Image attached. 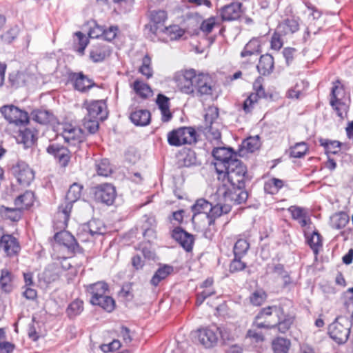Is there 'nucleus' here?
<instances>
[{
	"mask_svg": "<svg viewBox=\"0 0 353 353\" xmlns=\"http://www.w3.org/2000/svg\"><path fill=\"white\" fill-rule=\"evenodd\" d=\"M19 34V28L14 26L1 35V40L6 44L11 43Z\"/></svg>",
	"mask_w": 353,
	"mask_h": 353,
	"instance_id": "56",
	"label": "nucleus"
},
{
	"mask_svg": "<svg viewBox=\"0 0 353 353\" xmlns=\"http://www.w3.org/2000/svg\"><path fill=\"white\" fill-rule=\"evenodd\" d=\"M217 175L218 180L221 181L222 184L236 185L239 188H245L248 180L246 167L239 159L232 161L230 164L219 172Z\"/></svg>",
	"mask_w": 353,
	"mask_h": 353,
	"instance_id": "1",
	"label": "nucleus"
},
{
	"mask_svg": "<svg viewBox=\"0 0 353 353\" xmlns=\"http://www.w3.org/2000/svg\"><path fill=\"white\" fill-rule=\"evenodd\" d=\"M308 150V145L305 142H299L290 148V156L293 158H302L307 153Z\"/></svg>",
	"mask_w": 353,
	"mask_h": 353,
	"instance_id": "43",
	"label": "nucleus"
},
{
	"mask_svg": "<svg viewBox=\"0 0 353 353\" xmlns=\"http://www.w3.org/2000/svg\"><path fill=\"white\" fill-rule=\"evenodd\" d=\"M261 146L259 136L250 137L245 139L241 147L243 150H245L248 152H254L257 150Z\"/></svg>",
	"mask_w": 353,
	"mask_h": 353,
	"instance_id": "47",
	"label": "nucleus"
},
{
	"mask_svg": "<svg viewBox=\"0 0 353 353\" xmlns=\"http://www.w3.org/2000/svg\"><path fill=\"white\" fill-rule=\"evenodd\" d=\"M265 311L276 316V320L274 321V325L281 333H286L294 321V316L285 314L283 308L280 305L268 306Z\"/></svg>",
	"mask_w": 353,
	"mask_h": 353,
	"instance_id": "7",
	"label": "nucleus"
},
{
	"mask_svg": "<svg viewBox=\"0 0 353 353\" xmlns=\"http://www.w3.org/2000/svg\"><path fill=\"white\" fill-rule=\"evenodd\" d=\"M212 155L216 162L214 166L216 173L225 169L228 165L230 164L232 161L238 160L236 159V154L230 148L225 147L216 148L212 150Z\"/></svg>",
	"mask_w": 353,
	"mask_h": 353,
	"instance_id": "10",
	"label": "nucleus"
},
{
	"mask_svg": "<svg viewBox=\"0 0 353 353\" xmlns=\"http://www.w3.org/2000/svg\"><path fill=\"white\" fill-rule=\"evenodd\" d=\"M32 117L35 121L41 124H47L50 122L52 114L48 110H36L32 112Z\"/></svg>",
	"mask_w": 353,
	"mask_h": 353,
	"instance_id": "49",
	"label": "nucleus"
},
{
	"mask_svg": "<svg viewBox=\"0 0 353 353\" xmlns=\"http://www.w3.org/2000/svg\"><path fill=\"white\" fill-rule=\"evenodd\" d=\"M54 239L56 243H73L75 241L74 236L65 230L56 232Z\"/></svg>",
	"mask_w": 353,
	"mask_h": 353,
	"instance_id": "55",
	"label": "nucleus"
},
{
	"mask_svg": "<svg viewBox=\"0 0 353 353\" xmlns=\"http://www.w3.org/2000/svg\"><path fill=\"white\" fill-rule=\"evenodd\" d=\"M288 211L292 219L296 220L302 227L305 226L310 221L306 210L302 208L291 206L288 208Z\"/></svg>",
	"mask_w": 353,
	"mask_h": 353,
	"instance_id": "38",
	"label": "nucleus"
},
{
	"mask_svg": "<svg viewBox=\"0 0 353 353\" xmlns=\"http://www.w3.org/2000/svg\"><path fill=\"white\" fill-rule=\"evenodd\" d=\"M219 327H205L199 329L195 334V339L205 348H212L218 344Z\"/></svg>",
	"mask_w": 353,
	"mask_h": 353,
	"instance_id": "9",
	"label": "nucleus"
},
{
	"mask_svg": "<svg viewBox=\"0 0 353 353\" xmlns=\"http://www.w3.org/2000/svg\"><path fill=\"white\" fill-rule=\"evenodd\" d=\"M110 50L108 46L97 44L93 46L90 51V59L94 63L103 61L109 56Z\"/></svg>",
	"mask_w": 353,
	"mask_h": 353,
	"instance_id": "28",
	"label": "nucleus"
},
{
	"mask_svg": "<svg viewBox=\"0 0 353 353\" xmlns=\"http://www.w3.org/2000/svg\"><path fill=\"white\" fill-rule=\"evenodd\" d=\"M199 83L195 94L197 96L211 95L213 90L212 80L206 74L201 73V77L198 79Z\"/></svg>",
	"mask_w": 353,
	"mask_h": 353,
	"instance_id": "27",
	"label": "nucleus"
},
{
	"mask_svg": "<svg viewBox=\"0 0 353 353\" xmlns=\"http://www.w3.org/2000/svg\"><path fill=\"white\" fill-rule=\"evenodd\" d=\"M62 137L70 145L80 147L83 142L85 134L81 128L65 125L63 128Z\"/></svg>",
	"mask_w": 353,
	"mask_h": 353,
	"instance_id": "15",
	"label": "nucleus"
},
{
	"mask_svg": "<svg viewBox=\"0 0 353 353\" xmlns=\"http://www.w3.org/2000/svg\"><path fill=\"white\" fill-rule=\"evenodd\" d=\"M254 92H252L243 103V110L246 112H250L258 100L266 97L265 90L259 79H257L253 83Z\"/></svg>",
	"mask_w": 353,
	"mask_h": 353,
	"instance_id": "19",
	"label": "nucleus"
},
{
	"mask_svg": "<svg viewBox=\"0 0 353 353\" xmlns=\"http://www.w3.org/2000/svg\"><path fill=\"white\" fill-rule=\"evenodd\" d=\"M328 334L338 344L345 343L350 334V323L343 316L337 317L328 327Z\"/></svg>",
	"mask_w": 353,
	"mask_h": 353,
	"instance_id": "5",
	"label": "nucleus"
},
{
	"mask_svg": "<svg viewBox=\"0 0 353 353\" xmlns=\"http://www.w3.org/2000/svg\"><path fill=\"white\" fill-rule=\"evenodd\" d=\"M274 68V58L269 54H265L260 57L257 69L263 75L270 74Z\"/></svg>",
	"mask_w": 353,
	"mask_h": 353,
	"instance_id": "31",
	"label": "nucleus"
},
{
	"mask_svg": "<svg viewBox=\"0 0 353 353\" xmlns=\"http://www.w3.org/2000/svg\"><path fill=\"white\" fill-rule=\"evenodd\" d=\"M82 189L83 186L78 183H74L71 185L66 194L65 203L59 207L57 218L59 221L60 220L61 228L67 227L72 204L81 197Z\"/></svg>",
	"mask_w": 353,
	"mask_h": 353,
	"instance_id": "2",
	"label": "nucleus"
},
{
	"mask_svg": "<svg viewBox=\"0 0 353 353\" xmlns=\"http://www.w3.org/2000/svg\"><path fill=\"white\" fill-rule=\"evenodd\" d=\"M267 307L263 308L259 314L256 316L253 322L252 327L258 329H267L271 330L275 328L274 322L270 320V316L272 314H269L268 311H265Z\"/></svg>",
	"mask_w": 353,
	"mask_h": 353,
	"instance_id": "25",
	"label": "nucleus"
},
{
	"mask_svg": "<svg viewBox=\"0 0 353 353\" xmlns=\"http://www.w3.org/2000/svg\"><path fill=\"white\" fill-rule=\"evenodd\" d=\"M99 119L91 118V117L85 115L83 119V125L90 134H94L99 129Z\"/></svg>",
	"mask_w": 353,
	"mask_h": 353,
	"instance_id": "51",
	"label": "nucleus"
},
{
	"mask_svg": "<svg viewBox=\"0 0 353 353\" xmlns=\"http://www.w3.org/2000/svg\"><path fill=\"white\" fill-rule=\"evenodd\" d=\"M17 140L18 142L23 143L25 148H29L33 145L35 140L34 132L29 128L21 130H19Z\"/></svg>",
	"mask_w": 353,
	"mask_h": 353,
	"instance_id": "41",
	"label": "nucleus"
},
{
	"mask_svg": "<svg viewBox=\"0 0 353 353\" xmlns=\"http://www.w3.org/2000/svg\"><path fill=\"white\" fill-rule=\"evenodd\" d=\"M75 36L77 37L78 45L76 50L82 55L84 54V50L88 44V39L81 32H76Z\"/></svg>",
	"mask_w": 353,
	"mask_h": 353,
	"instance_id": "58",
	"label": "nucleus"
},
{
	"mask_svg": "<svg viewBox=\"0 0 353 353\" xmlns=\"http://www.w3.org/2000/svg\"><path fill=\"white\" fill-rule=\"evenodd\" d=\"M83 310V302L81 300L75 299L68 306L66 313L70 318H74L79 315Z\"/></svg>",
	"mask_w": 353,
	"mask_h": 353,
	"instance_id": "48",
	"label": "nucleus"
},
{
	"mask_svg": "<svg viewBox=\"0 0 353 353\" xmlns=\"http://www.w3.org/2000/svg\"><path fill=\"white\" fill-rule=\"evenodd\" d=\"M250 244H234L233 252L236 258H241L249 250Z\"/></svg>",
	"mask_w": 353,
	"mask_h": 353,
	"instance_id": "62",
	"label": "nucleus"
},
{
	"mask_svg": "<svg viewBox=\"0 0 353 353\" xmlns=\"http://www.w3.org/2000/svg\"><path fill=\"white\" fill-rule=\"evenodd\" d=\"M218 117V109L215 107L209 108L205 114V133L210 141L217 143L221 139V125L217 121Z\"/></svg>",
	"mask_w": 353,
	"mask_h": 353,
	"instance_id": "6",
	"label": "nucleus"
},
{
	"mask_svg": "<svg viewBox=\"0 0 353 353\" xmlns=\"http://www.w3.org/2000/svg\"><path fill=\"white\" fill-rule=\"evenodd\" d=\"M319 143L325 148L326 153L336 154L340 151L341 143L338 141L320 139Z\"/></svg>",
	"mask_w": 353,
	"mask_h": 353,
	"instance_id": "46",
	"label": "nucleus"
},
{
	"mask_svg": "<svg viewBox=\"0 0 353 353\" xmlns=\"http://www.w3.org/2000/svg\"><path fill=\"white\" fill-rule=\"evenodd\" d=\"M132 87L136 94L141 98L146 99L152 95L151 88L141 80H136Z\"/></svg>",
	"mask_w": 353,
	"mask_h": 353,
	"instance_id": "40",
	"label": "nucleus"
},
{
	"mask_svg": "<svg viewBox=\"0 0 353 353\" xmlns=\"http://www.w3.org/2000/svg\"><path fill=\"white\" fill-rule=\"evenodd\" d=\"M230 211V203L223 202L221 197H219V201L216 204L212 205L211 203V209H209L208 214L205 215V219L208 220L209 225L214 224V220L221 216L223 214H226Z\"/></svg>",
	"mask_w": 353,
	"mask_h": 353,
	"instance_id": "21",
	"label": "nucleus"
},
{
	"mask_svg": "<svg viewBox=\"0 0 353 353\" xmlns=\"http://www.w3.org/2000/svg\"><path fill=\"white\" fill-rule=\"evenodd\" d=\"M71 78L74 81L75 89L82 92L89 90L95 85L92 80L88 78L82 72L74 73Z\"/></svg>",
	"mask_w": 353,
	"mask_h": 353,
	"instance_id": "26",
	"label": "nucleus"
},
{
	"mask_svg": "<svg viewBox=\"0 0 353 353\" xmlns=\"http://www.w3.org/2000/svg\"><path fill=\"white\" fill-rule=\"evenodd\" d=\"M167 19V13L164 10H154L150 14V21L145 26L153 34H158L164 32L165 22Z\"/></svg>",
	"mask_w": 353,
	"mask_h": 353,
	"instance_id": "16",
	"label": "nucleus"
},
{
	"mask_svg": "<svg viewBox=\"0 0 353 353\" xmlns=\"http://www.w3.org/2000/svg\"><path fill=\"white\" fill-rule=\"evenodd\" d=\"M21 209L17 207L16 208H8L5 209L6 216L13 221H18L21 217Z\"/></svg>",
	"mask_w": 353,
	"mask_h": 353,
	"instance_id": "63",
	"label": "nucleus"
},
{
	"mask_svg": "<svg viewBox=\"0 0 353 353\" xmlns=\"http://www.w3.org/2000/svg\"><path fill=\"white\" fill-rule=\"evenodd\" d=\"M49 154L54 157L61 167H66L70 160L71 152L59 143H50L46 148Z\"/></svg>",
	"mask_w": 353,
	"mask_h": 353,
	"instance_id": "18",
	"label": "nucleus"
},
{
	"mask_svg": "<svg viewBox=\"0 0 353 353\" xmlns=\"http://www.w3.org/2000/svg\"><path fill=\"white\" fill-rule=\"evenodd\" d=\"M157 103L161 112L162 121L164 122L169 121L172 117L169 108V99L159 94L157 99Z\"/></svg>",
	"mask_w": 353,
	"mask_h": 353,
	"instance_id": "34",
	"label": "nucleus"
},
{
	"mask_svg": "<svg viewBox=\"0 0 353 353\" xmlns=\"http://www.w3.org/2000/svg\"><path fill=\"white\" fill-rule=\"evenodd\" d=\"M52 256L54 259H67L77 253H81L82 248L79 244H52Z\"/></svg>",
	"mask_w": 353,
	"mask_h": 353,
	"instance_id": "17",
	"label": "nucleus"
},
{
	"mask_svg": "<svg viewBox=\"0 0 353 353\" xmlns=\"http://www.w3.org/2000/svg\"><path fill=\"white\" fill-rule=\"evenodd\" d=\"M171 40H176L181 38L185 33V30L177 25L165 27L164 32Z\"/></svg>",
	"mask_w": 353,
	"mask_h": 353,
	"instance_id": "53",
	"label": "nucleus"
},
{
	"mask_svg": "<svg viewBox=\"0 0 353 353\" xmlns=\"http://www.w3.org/2000/svg\"><path fill=\"white\" fill-rule=\"evenodd\" d=\"M242 4L234 2L225 6L221 10V18L223 21H233L239 19L242 12Z\"/></svg>",
	"mask_w": 353,
	"mask_h": 353,
	"instance_id": "24",
	"label": "nucleus"
},
{
	"mask_svg": "<svg viewBox=\"0 0 353 353\" xmlns=\"http://www.w3.org/2000/svg\"><path fill=\"white\" fill-rule=\"evenodd\" d=\"M265 299L266 294L263 290H256L250 297L251 303L256 306L261 305Z\"/></svg>",
	"mask_w": 353,
	"mask_h": 353,
	"instance_id": "59",
	"label": "nucleus"
},
{
	"mask_svg": "<svg viewBox=\"0 0 353 353\" xmlns=\"http://www.w3.org/2000/svg\"><path fill=\"white\" fill-rule=\"evenodd\" d=\"M118 30L117 26H110L108 29H104L102 37L106 41H111L116 37Z\"/></svg>",
	"mask_w": 353,
	"mask_h": 353,
	"instance_id": "64",
	"label": "nucleus"
},
{
	"mask_svg": "<svg viewBox=\"0 0 353 353\" xmlns=\"http://www.w3.org/2000/svg\"><path fill=\"white\" fill-rule=\"evenodd\" d=\"M108 290V284L103 281H99L86 287V291L90 295V303H99L100 299L105 295Z\"/></svg>",
	"mask_w": 353,
	"mask_h": 353,
	"instance_id": "22",
	"label": "nucleus"
},
{
	"mask_svg": "<svg viewBox=\"0 0 353 353\" xmlns=\"http://www.w3.org/2000/svg\"><path fill=\"white\" fill-rule=\"evenodd\" d=\"M342 92L343 90L341 88L335 85L332 88L330 94V105L336 112V114L339 117H343V112L341 110V107L344 105L339 98L340 93Z\"/></svg>",
	"mask_w": 353,
	"mask_h": 353,
	"instance_id": "37",
	"label": "nucleus"
},
{
	"mask_svg": "<svg viewBox=\"0 0 353 353\" xmlns=\"http://www.w3.org/2000/svg\"><path fill=\"white\" fill-rule=\"evenodd\" d=\"M12 170L17 181L22 185H28L34 179V174L32 170L24 161H18Z\"/></svg>",
	"mask_w": 353,
	"mask_h": 353,
	"instance_id": "12",
	"label": "nucleus"
},
{
	"mask_svg": "<svg viewBox=\"0 0 353 353\" xmlns=\"http://www.w3.org/2000/svg\"><path fill=\"white\" fill-rule=\"evenodd\" d=\"M172 238L176 243H194V236L181 227L174 228L171 232Z\"/></svg>",
	"mask_w": 353,
	"mask_h": 353,
	"instance_id": "36",
	"label": "nucleus"
},
{
	"mask_svg": "<svg viewBox=\"0 0 353 353\" xmlns=\"http://www.w3.org/2000/svg\"><path fill=\"white\" fill-rule=\"evenodd\" d=\"M195 77L194 69L181 70L175 74L174 81L178 89L183 94H194V86L191 84L192 77Z\"/></svg>",
	"mask_w": 353,
	"mask_h": 353,
	"instance_id": "11",
	"label": "nucleus"
},
{
	"mask_svg": "<svg viewBox=\"0 0 353 353\" xmlns=\"http://www.w3.org/2000/svg\"><path fill=\"white\" fill-rule=\"evenodd\" d=\"M139 72L147 79H150L153 76V70L151 66V59L148 55L144 56L142 59V64L139 68Z\"/></svg>",
	"mask_w": 353,
	"mask_h": 353,
	"instance_id": "52",
	"label": "nucleus"
},
{
	"mask_svg": "<svg viewBox=\"0 0 353 353\" xmlns=\"http://www.w3.org/2000/svg\"><path fill=\"white\" fill-rule=\"evenodd\" d=\"M168 142L172 146L191 145L196 142V132L192 127H180L168 134Z\"/></svg>",
	"mask_w": 353,
	"mask_h": 353,
	"instance_id": "4",
	"label": "nucleus"
},
{
	"mask_svg": "<svg viewBox=\"0 0 353 353\" xmlns=\"http://www.w3.org/2000/svg\"><path fill=\"white\" fill-rule=\"evenodd\" d=\"M103 33H104L103 27L100 26L94 22L93 26L90 28L88 35L90 38L97 39L102 37Z\"/></svg>",
	"mask_w": 353,
	"mask_h": 353,
	"instance_id": "61",
	"label": "nucleus"
},
{
	"mask_svg": "<svg viewBox=\"0 0 353 353\" xmlns=\"http://www.w3.org/2000/svg\"><path fill=\"white\" fill-rule=\"evenodd\" d=\"M174 270L172 266L169 265H163L160 267L154 274L150 280L152 285L157 287L159 283L166 279Z\"/></svg>",
	"mask_w": 353,
	"mask_h": 353,
	"instance_id": "33",
	"label": "nucleus"
},
{
	"mask_svg": "<svg viewBox=\"0 0 353 353\" xmlns=\"http://www.w3.org/2000/svg\"><path fill=\"white\" fill-rule=\"evenodd\" d=\"M83 230L88 232L92 239H88V241H99L103 242L106 239L104 238L105 228L102 223L96 219H92L87 224L83 226Z\"/></svg>",
	"mask_w": 353,
	"mask_h": 353,
	"instance_id": "20",
	"label": "nucleus"
},
{
	"mask_svg": "<svg viewBox=\"0 0 353 353\" xmlns=\"http://www.w3.org/2000/svg\"><path fill=\"white\" fill-rule=\"evenodd\" d=\"M196 157L195 152L190 150L181 154V157L179 159L180 166L190 167L192 165H196Z\"/></svg>",
	"mask_w": 353,
	"mask_h": 353,
	"instance_id": "50",
	"label": "nucleus"
},
{
	"mask_svg": "<svg viewBox=\"0 0 353 353\" xmlns=\"http://www.w3.org/2000/svg\"><path fill=\"white\" fill-rule=\"evenodd\" d=\"M94 194L97 201L110 205L116 198L117 192L112 185L103 183L95 187Z\"/></svg>",
	"mask_w": 353,
	"mask_h": 353,
	"instance_id": "13",
	"label": "nucleus"
},
{
	"mask_svg": "<svg viewBox=\"0 0 353 353\" xmlns=\"http://www.w3.org/2000/svg\"><path fill=\"white\" fill-rule=\"evenodd\" d=\"M290 345V341L283 337H277L272 341L274 353H288Z\"/></svg>",
	"mask_w": 353,
	"mask_h": 353,
	"instance_id": "44",
	"label": "nucleus"
},
{
	"mask_svg": "<svg viewBox=\"0 0 353 353\" xmlns=\"http://www.w3.org/2000/svg\"><path fill=\"white\" fill-rule=\"evenodd\" d=\"M349 222V216L345 212H339L330 217V225L333 228L341 229Z\"/></svg>",
	"mask_w": 353,
	"mask_h": 353,
	"instance_id": "42",
	"label": "nucleus"
},
{
	"mask_svg": "<svg viewBox=\"0 0 353 353\" xmlns=\"http://www.w3.org/2000/svg\"><path fill=\"white\" fill-rule=\"evenodd\" d=\"M209 209H211V203L208 202L205 199H199L196 200L195 203L191 207V210L193 212L192 217V221L195 223V219L196 216L203 214L205 216L208 214Z\"/></svg>",
	"mask_w": 353,
	"mask_h": 353,
	"instance_id": "30",
	"label": "nucleus"
},
{
	"mask_svg": "<svg viewBox=\"0 0 353 353\" xmlns=\"http://www.w3.org/2000/svg\"><path fill=\"white\" fill-rule=\"evenodd\" d=\"M34 201V194L31 191H26L23 194L19 195L14 201V205L19 209H28L32 205Z\"/></svg>",
	"mask_w": 353,
	"mask_h": 353,
	"instance_id": "35",
	"label": "nucleus"
},
{
	"mask_svg": "<svg viewBox=\"0 0 353 353\" xmlns=\"http://www.w3.org/2000/svg\"><path fill=\"white\" fill-rule=\"evenodd\" d=\"M219 336L221 338L225 344L235 341L241 334L240 327L233 324H228L225 326L219 327Z\"/></svg>",
	"mask_w": 353,
	"mask_h": 353,
	"instance_id": "23",
	"label": "nucleus"
},
{
	"mask_svg": "<svg viewBox=\"0 0 353 353\" xmlns=\"http://www.w3.org/2000/svg\"><path fill=\"white\" fill-rule=\"evenodd\" d=\"M0 112L6 121L16 125H23L29 121L27 112L13 105L2 106L0 108Z\"/></svg>",
	"mask_w": 353,
	"mask_h": 353,
	"instance_id": "8",
	"label": "nucleus"
},
{
	"mask_svg": "<svg viewBox=\"0 0 353 353\" xmlns=\"http://www.w3.org/2000/svg\"><path fill=\"white\" fill-rule=\"evenodd\" d=\"M274 272L281 276L283 278V283L285 285L289 284L290 281V278L289 276L288 273L284 270V267L281 264H277L274 267Z\"/></svg>",
	"mask_w": 353,
	"mask_h": 353,
	"instance_id": "60",
	"label": "nucleus"
},
{
	"mask_svg": "<svg viewBox=\"0 0 353 353\" xmlns=\"http://www.w3.org/2000/svg\"><path fill=\"white\" fill-rule=\"evenodd\" d=\"M261 44L258 39H251L245 46L241 53L242 57L251 56L260 52Z\"/></svg>",
	"mask_w": 353,
	"mask_h": 353,
	"instance_id": "45",
	"label": "nucleus"
},
{
	"mask_svg": "<svg viewBox=\"0 0 353 353\" xmlns=\"http://www.w3.org/2000/svg\"><path fill=\"white\" fill-rule=\"evenodd\" d=\"M299 24L294 19H288L281 23L276 28V31L282 35L293 34L299 30Z\"/></svg>",
	"mask_w": 353,
	"mask_h": 353,
	"instance_id": "32",
	"label": "nucleus"
},
{
	"mask_svg": "<svg viewBox=\"0 0 353 353\" xmlns=\"http://www.w3.org/2000/svg\"><path fill=\"white\" fill-rule=\"evenodd\" d=\"M99 301V303H91L94 305H99L102 307L104 310L110 312L115 307V301L110 296L105 295L100 299Z\"/></svg>",
	"mask_w": 353,
	"mask_h": 353,
	"instance_id": "54",
	"label": "nucleus"
},
{
	"mask_svg": "<svg viewBox=\"0 0 353 353\" xmlns=\"http://www.w3.org/2000/svg\"><path fill=\"white\" fill-rule=\"evenodd\" d=\"M97 171L99 175L108 176L112 172V167L108 159H102L97 164Z\"/></svg>",
	"mask_w": 353,
	"mask_h": 353,
	"instance_id": "57",
	"label": "nucleus"
},
{
	"mask_svg": "<svg viewBox=\"0 0 353 353\" xmlns=\"http://www.w3.org/2000/svg\"><path fill=\"white\" fill-rule=\"evenodd\" d=\"M130 119L136 125L145 126L150 123V112L147 110H137L130 114Z\"/></svg>",
	"mask_w": 353,
	"mask_h": 353,
	"instance_id": "29",
	"label": "nucleus"
},
{
	"mask_svg": "<svg viewBox=\"0 0 353 353\" xmlns=\"http://www.w3.org/2000/svg\"><path fill=\"white\" fill-rule=\"evenodd\" d=\"M218 197H221L223 203L232 204H241L244 203L248 197V192L244 188L236 185H228L226 183L219 186L216 191Z\"/></svg>",
	"mask_w": 353,
	"mask_h": 353,
	"instance_id": "3",
	"label": "nucleus"
},
{
	"mask_svg": "<svg viewBox=\"0 0 353 353\" xmlns=\"http://www.w3.org/2000/svg\"><path fill=\"white\" fill-rule=\"evenodd\" d=\"M12 278L13 276L8 270H1L0 276V289L5 292H10L12 290Z\"/></svg>",
	"mask_w": 353,
	"mask_h": 353,
	"instance_id": "39",
	"label": "nucleus"
},
{
	"mask_svg": "<svg viewBox=\"0 0 353 353\" xmlns=\"http://www.w3.org/2000/svg\"><path fill=\"white\" fill-rule=\"evenodd\" d=\"M83 107L87 110V114L91 118H97L101 121L108 117L107 105L103 100L85 101Z\"/></svg>",
	"mask_w": 353,
	"mask_h": 353,
	"instance_id": "14",
	"label": "nucleus"
}]
</instances>
